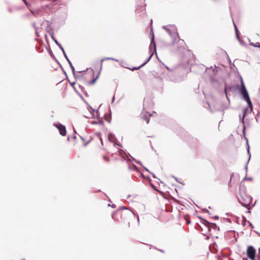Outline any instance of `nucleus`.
Listing matches in <instances>:
<instances>
[{
    "mask_svg": "<svg viewBox=\"0 0 260 260\" xmlns=\"http://www.w3.org/2000/svg\"><path fill=\"white\" fill-rule=\"evenodd\" d=\"M240 79L241 85L235 81L232 82L230 84L225 83L224 92L226 98L228 96H236L238 93L240 94L242 98H250L241 77Z\"/></svg>",
    "mask_w": 260,
    "mask_h": 260,
    "instance_id": "f257e3e1",
    "label": "nucleus"
},
{
    "mask_svg": "<svg viewBox=\"0 0 260 260\" xmlns=\"http://www.w3.org/2000/svg\"><path fill=\"white\" fill-rule=\"evenodd\" d=\"M169 26L171 28L165 25L162 26V28L165 29L173 39L172 44H174L177 42L181 46H182L184 44V40L179 39L176 27L172 25H170Z\"/></svg>",
    "mask_w": 260,
    "mask_h": 260,
    "instance_id": "f03ea898",
    "label": "nucleus"
},
{
    "mask_svg": "<svg viewBox=\"0 0 260 260\" xmlns=\"http://www.w3.org/2000/svg\"><path fill=\"white\" fill-rule=\"evenodd\" d=\"M88 106L90 109L91 110V112H90L89 114H87L85 115V116L87 118H95L96 116L95 114H97L96 112V109L99 106V103H95L93 102H91L90 104H88Z\"/></svg>",
    "mask_w": 260,
    "mask_h": 260,
    "instance_id": "7ed1b4c3",
    "label": "nucleus"
},
{
    "mask_svg": "<svg viewBox=\"0 0 260 260\" xmlns=\"http://www.w3.org/2000/svg\"><path fill=\"white\" fill-rule=\"evenodd\" d=\"M150 48H153V50L152 52L151 53V54L149 56V57L145 60L144 63L141 66V67H143L144 65H145L151 59L152 55H153L154 53H156V45L154 41V36L153 33L152 34V37H151V41L150 44Z\"/></svg>",
    "mask_w": 260,
    "mask_h": 260,
    "instance_id": "20e7f679",
    "label": "nucleus"
},
{
    "mask_svg": "<svg viewBox=\"0 0 260 260\" xmlns=\"http://www.w3.org/2000/svg\"><path fill=\"white\" fill-rule=\"evenodd\" d=\"M245 197L243 196H241L240 198H239L238 200L239 203L245 207H248L251 202V198L249 196L244 195Z\"/></svg>",
    "mask_w": 260,
    "mask_h": 260,
    "instance_id": "39448f33",
    "label": "nucleus"
},
{
    "mask_svg": "<svg viewBox=\"0 0 260 260\" xmlns=\"http://www.w3.org/2000/svg\"><path fill=\"white\" fill-rule=\"evenodd\" d=\"M163 78L165 81H171L174 83L178 82L180 80L178 77L174 74L168 75L164 73L163 74Z\"/></svg>",
    "mask_w": 260,
    "mask_h": 260,
    "instance_id": "423d86ee",
    "label": "nucleus"
},
{
    "mask_svg": "<svg viewBox=\"0 0 260 260\" xmlns=\"http://www.w3.org/2000/svg\"><path fill=\"white\" fill-rule=\"evenodd\" d=\"M247 103V106L243 109V119L245 116L246 113L251 112L253 110L252 102L250 99H244Z\"/></svg>",
    "mask_w": 260,
    "mask_h": 260,
    "instance_id": "0eeeda50",
    "label": "nucleus"
},
{
    "mask_svg": "<svg viewBox=\"0 0 260 260\" xmlns=\"http://www.w3.org/2000/svg\"><path fill=\"white\" fill-rule=\"evenodd\" d=\"M256 250L252 246H248L246 250L247 256L251 260H254L255 257Z\"/></svg>",
    "mask_w": 260,
    "mask_h": 260,
    "instance_id": "6e6552de",
    "label": "nucleus"
},
{
    "mask_svg": "<svg viewBox=\"0 0 260 260\" xmlns=\"http://www.w3.org/2000/svg\"><path fill=\"white\" fill-rule=\"evenodd\" d=\"M56 127L58 129L59 133L61 135L63 136H66L67 132L66 127L64 125L61 124H58L56 125Z\"/></svg>",
    "mask_w": 260,
    "mask_h": 260,
    "instance_id": "1a4fd4ad",
    "label": "nucleus"
},
{
    "mask_svg": "<svg viewBox=\"0 0 260 260\" xmlns=\"http://www.w3.org/2000/svg\"><path fill=\"white\" fill-rule=\"evenodd\" d=\"M63 55H64V56L65 58H66V60L68 61V63H69V65H70V68H71V70H72V71L73 73L74 74H75V68H74V67H73V64H72V62H71V61L69 60V58H68V57L67 55L66 54V52H63Z\"/></svg>",
    "mask_w": 260,
    "mask_h": 260,
    "instance_id": "9d476101",
    "label": "nucleus"
},
{
    "mask_svg": "<svg viewBox=\"0 0 260 260\" xmlns=\"http://www.w3.org/2000/svg\"><path fill=\"white\" fill-rule=\"evenodd\" d=\"M116 214H119L120 215V219L121 220L122 219V218L124 219L125 218V213H124L122 211H116L114 213H113L112 215V217L113 219H115V215Z\"/></svg>",
    "mask_w": 260,
    "mask_h": 260,
    "instance_id": "9b49d317",
    "label": "nucleus"
},
{
    "mask_svg": "<svg viewBox=\"0 0 260 260\" xmlns=\"http://www.w3.org/2000/svg\"><path fill=\"white\" fill-rule=\"evenodd\" d=\"M51 38L52 39H53V40L54 41V42L55 43V44L59 47V48L61 50V51H62V53L65 52L63 48L62 47V45H61L60 43H59L56 39H55L54 38V37H53L52 35H51Z\"/></svg>",
    "mask_w": 260,
    "mask_h": 260,
    "instance_id": "f8f14e48",
    "label": "nucleus"
},
{
    "mask_svg": "<svg viewBox=\"0 0 260 260\" xmlns=\"http://www.w3.org/2000/svg\"><path fill=\"white\" fill-rule=\"evenodd\" d=\"M105 60H115V61H118V60H117V59H115V58H112V57H106V58H103V59L101 60V69H102V63H103V62Z\"/></svg>",
    "mask_w": 260,
    "mask_h": 260,
    "instance_id": "ddd939ff",
    "label": "nucleus"
},
{
    "mask_svg": "<svg viewBox=\"0 0 260 260\" xmlns=\"http://www.w3.org/2000/svg\"><path fill=\"white\" fill-rule=\"evenodd\" d=\"M102 158L106 163H109L110 162V158L107 155H103Z\"/></svg>",
    "mask_w": 260,
    "mask_h": 260,
    "instance_id": "4468645a",
    "label": "nucleus"
},
{
    "mask_svg": "<svg viewBox=\"0 0 260 260\" xmlns=\"http://www.w3.org/2000/svg\"><path fill=\"white\" fill-rule=\"evenodd\" d=\"M152 115L151 114H149V113H146V114H145L143 116V119L144 120H145L146 121V123H148L149 122V117L150 116H151Z\"/></svg>",
    "mask_w": 260,
    "mask_h": 260,
    "instance_id": "2eb2a0df",
    "label": "nucleus"
},
{
    "mask_svg": "<svg viewBox=\"0 0 260 260\" xmlns=\"http://www.w3.org/2000/svg\"><path fill=\"white\" fill-rule=\"evenodd\" d=\"M189 218H190V217H189V215H184V218L185 220L186 221V223H187V224H190V220H189Z\"/></svg>",
    "mask_w": 260,
    "mask_h": 260,
    "instance_id": "dca6fc26",
    "label": "nucleus"
},
{
    "mask_svg": "<svg viewBox=\"0 0 260 260\" xmlns=\"http://www.w3.org/2000/svg\"><path fill=\"white\" fill-rule=\"evenodd\" d=\"M137 11L138 12V13H144V11H145V9L143 7H142L141 8H139V7H137Z\"/></svg>",
    "mask_w": 260,
    "mask_h": 260,
    "instance_id": "f3484780",
    "label": "nucleus"
},
{
    "mask_svg": "<svg viewBox=\"0 0 260 260\" xmlns=\"http://www.w3.org/2000/svg\"><path fill=\"white\" fill-rule=\"evenodd\" d=\"M250 45L251 46H252L253 47H260V44L259 42H256L255 43H250Z\"/></svg>",
    "mask_w": 260,
    "mask_h": 260,
    "instance_id": "a211bd4d",
    "label": "nucleus"
},
{
    "mask_svg": "<svg viewBox=\"0 0 260 260\" xmlns=\"http://www.w3.org/2000/svg\"><path fill=\"white\" fill-rule=\"evenodd\" d=\"M233 23H234V22H233ZM234 27H235V32H236V36L238 38H239V36L238 34V30L237 27L236 26V25H235V23H234Z\"/></svg>",
    "mask_w": 260,
    "mask_h": 260,
    "instance_id": "6ab92c4d",
    "label": "nucleus"
},
{
    "mask_svg": "<svg viewBox=\"0 0 260 260\" xmlns=\"http://www.w3.org/2000/svg\"><path fill=\"white\" fill-rule=\"evenodd\" d=\"M98 76L95 78L93 79V80L90 82V84H93V83L95 82V81H96V80L98 79Z\"/></svg>",
    "mask_w": 260,
    "mask_h": 260,
    "instance_id": "aec40b11",
    "label": "nucleus"
},
{
    "mask_svg": "<svg viewBox=\"0 0 260 260\" xmlns=\"http://www.w3.org/2000/svg\"><path fill=\"white\" fill-rule=\"evenodd\" d=\"M142 67L139 66L138 67H135V68H133L132 69V71H134V70H138L140 68H141Z\"/></svg>",
    "mask_w": 260,
    "mask_h": 260,
    "instance_id": "412c9836",
    "label": "nucleus"
},
{
    "mask_svg": "<svg viewBox=\"0 0 260 260\" xmlns=\"http://www.w3.org/2000/svg\"><path fill=\"white\" fill-rule=\"evenodd\" d=\"M112 137H113V136H112V135H109L108 138H109V140H110V141H112V140H111V138H112Z\"/></svg>",
    "mask_w": 260,
    "mask_h": 260,
    "instance_id": "4be33fe9",
    "label": "nucleus"
},
{
    "mask_svg": "<svg viewBox=\"0 0 260 260\" xmlns=\"http://www.w3.org/2000/svg\"><path fill=\"white\" fill-rule=\"evenodd\" d=\"M31 11V12L33 13V14H34L35 16H37V15H38V13H37V12L36 13V12H32V11Z\"/></svg>",
    "mask_w": 260,
    "mask_h": 260,
    "instance_id": "5701e85b",
    "label": "nucleus"
},
{
    "mask_svg": "<svg viewBox=\"0 0 260 260\" xmlns=\"http://www.w3.org/2000/svg\"><path fill=\"white\" fill-rule=\"evenodd\" d=\"M258 256L259 258L260 259V248H258Z\"/></svg>",
    "mask_w": 260,
    "mask_h": 260,
    "instance_id": "b1692460",
    "label": "nucleus"
},
{
    "mask_svg": "<svg viewBox=\"0 0 260 260\" xmlns=\"http://www.w3.org/2000/svg\"><path fill=\"white\" fill-rule=\"evenodd\" d=\"M32 26H33V27H34V28H35V29H37V27H36V24H35V23H32Z\"/></svg>",
    "mask_w": 260,
    "mask_h": 260,
    "instance_id": "393cba45",
    "label": "nucleus"
},
{
    "mask_svg": "<svg viewBox=\"0 0 260 260\" xmlns=\"http://www.w3.org/2000/svg\"><path fill=\"white\" fill-rule=\"evenodd\" d=\"M36 30V34L38 36H39L40 35H39V32L38 31V29H35Z\"/></svg>",
    "mask_w": 260,
    "mask_h": 260,
    "instance_id": "a878e982",
    "label": "nucleus"
},
{
    "mask_svg": "<svg viewBox=\"0 0 260 260\" xmlns=\"http://www.w3.org/2000/svg\"><path fill=\"white\" fill-rule=\"evenodd\" d=\"M22 1L24 2L26 6H27V5H28V3H27V2H26V0H22Z\"/></svg>",
    "mask_w": 260,
    "mask_h": 260,
    "instance_id": "bb28decb",
    "label": "nucleus"
},
{
    "mask_svg": "<svg viewBox=\"0 0 260 260\" xmlns=\"http://www.w3.org/2000/svg\"><path fill=\"white\" fill-rule=\"evenodd\" d=\"M78 94L80 96V98H83V95L81 94L78 93Z\"/></svg>",
    "mask_w": 260,
    "mask_h": 260,
    "instance_id": "cd10ccee",
    "label": "nucleus"
},
{
    "mask_svg": "<svg viewBox=\"0 0 260 260\" xmlns=\"http://www.w3.org/2000/svg\"><path fill=\"white\" fill-rule=\"evenodd\" d=\"M85 95L86 96H88V95L87 94V92L85 93Z\"/></svg>",
    "mask_w": 260,
    "mask_h": 260,
    "instance_id": "c85d7f7f",
    "label": "nucleus"
},
{
    "mask_svg": "<svg viewBox=\"0 0 260 260\" xmlns=\"http://www.w3.org/2000/svg\"><path fill=\"white\" fill-rule=\"evenodd\" d=\"M233 174H231V175L230 180H231V179H232V177H233Z\"/></svg>",
    "mask_w": 260,
    "mask_h": 260,
    "instance_id": "c756f323",
    "label": "nucleus"
},
{
    "mask_svg": "<svg viewBox=\"0 0 260 260\" xmlns=\"http://www.w3.org/2000/svg\"><path fill=\"white\" fill-rule=\"evenodd\" d=\"M100 141H101V143H103V142H102V138H100Z\"/></svg>",
    "mask_w": 260,
    "mask_h": 260,
    "instance_id": "7c9ffc66",
    "label": "nucleus"
},
{
    "mask_svg": "<svg viewBox=\"0 0 260 260\" xmlns=\"http://www.w3.org/2000/svg\"><path fill=\"white\" fill-rule=\"evenodd\" d=\"M48 27H50V25L49 24H48Z\"/></svg>",
    "mask_w": 260,
    "mask_h": 260,
    "instance_id": "2f4dec72",
    "label": "nucleus"
},
{
    "mask_svg": "<svg viewBox=\"0 0 260 260\" xmlns=\"http://www.w3.org/2000/svg\"><path fill=\"white\" fill-rule=\"evenodd\" d=\"M166 68H167V69L168 70H170V69H169V68H168V67H166Z\"/></svg>",
    "mask_w": 260,
    "mask_h": 260,
    "instance_id": "473e14b6",
    "label": "nucleus"
},
{
    "mask_svg": "<svg viewBox=\"0 0 260 260\" xmlns=\"http://www.w3.org/2000/svg\"><path fill=\"white\" fill-rule=\"evenodd\" d=\"M243 260H247V258H243Z\"/></svg>",
    "mask_w": 260,
    "mask_h": 260,
    "instance_id": "72a5a7b5",
    "label": "nucleus"
},
{
    "mask_svg": "<svg viewBox=\"0 0 260 260\" xmlns=\"http://www.w3.org/2000/svg\"><path fill=\"white\" fill-rule=\"evenodd\" d=\"M114 99H113L112 103H113V102H114Z\"/></svg>",
    "mask_w": 260,
    "mask_h": 260,
    "instance_id": "f704fd0d",
    "label": "nucleus"
},
{
    "mask_svg": "<svg viewBox=\"0 0 260 260\" xmlns=\"http://www.w3.org/2000/svg\"><path fill=\"white\" fill-rule=\"evenodd\" d=\"M231 180H230L229 183H231Z\"/></svg>",
    "mask_w": 260,
    "mask_h": 260,
    "instance_id": "c9c22d12",
    "label": "nucleus"
},
{
    "mask_svg": "<svg viewBox=\"0 0 260 260\" xmlns=\"http://www.w3.org/2000/svg\"><path fill=\"white\" fill-rule=\"evenodd\" d=\"M231 180H230L229 183H231Z\"/></svg>",
    "mask_w": 260,
    "mask_h": 260,
    "instance_id": "e433bc0d",
    "label": "nucleus"
},
{
    "mask_svg": "<svg viewBox=\"0 0 260 260\" xmlns=\"http://www.w3.org/2000/svg\"><path fill=\"white\" fill-rule=\"evenodd\" d=\"M255 260V259H254Z\"/></svg>",
    "mask_w": 260,
    "mask_h": 260,
    "instance_id": "4c0bfd02",
    "label": "nucleus"
}]
</instances>
